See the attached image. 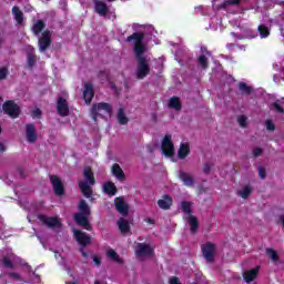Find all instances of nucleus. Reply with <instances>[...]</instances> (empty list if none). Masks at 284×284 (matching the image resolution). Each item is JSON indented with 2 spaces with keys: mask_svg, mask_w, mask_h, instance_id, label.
<instances>
[{
  "mask_svg": "<svg viewBox=\"0 0 284 284\" xmlns=\"http://www.w3.org/2000/svg\"><path fill=\"white\" fill-rule=\"evenodd\" d=\"M118 121L121 125H128V116L125 115V111L123 109H119L118 111Z\"/></svg>",
  "mask_w": 284,
  "mask_h": 284,
  "instance_id": "31",
  "label": "nucleus"
},
{
  "mask_svg": "<svg viewBox=\"0 0 284 284\" xmlns=\"http://www.w3.org/2000/svg\"><path fill=\"white\" fill-rule=\"evenodd\" d=\"M26 138L28 143H36V141L39 139V135L37 134V128H34V124L26 125Z\"/></svg>",
  "mask_w": 284,
  "mask_h": 284,
  "instance_id": "10",
  "label": "nucleus"
},
{
  "mask_svg": "<svg viewBox=\"0 0 284 284\" xmlns=\"http://www.w3.org/2000/svg\"><path fill=\"white\" fill-rule=\"evenodd\" d=\"M252 154H253V156H255V158L261 156V154H263V149H261V148H255V149H253Z\"/></svg>",
  "mask_w": 284,
  "mask_h": 284,
  "instance_id": "43",
  "label": "nucleus"
},
{
  "mask_svg": "<svg viewBox=\"0 0 284 284\" xmlns=\"http://www.w3.org/2000/svg\"><path fill=\"white\" fill-rule=\"evenodd\" d=\"M14 20L17 21L18 26H23V11L19 9V7L14 6L11 9Z\"/></svg>",
  "mask_w": 284,
  "mask_h": 284,
  "instance_id": "23",
  "label": "nucleus"
},
{
  "mask_svg": "<svg viewBox=\"0 0 284 284\" xmlns=\"http://www.w3.org/2000/svg\"><path fill=\"white\" fill-rule=\"evenodd\" d=\"M106 256L108 258H110V261H113L119 265H123V258H121V256H119V253H116V251H114L113 248H110L109 251H106Z\"/></svg>",
  "mask_w": 284,
  "mask_h": 284,
  "instance_id": "25",
  "label": "nucleus"
},
{
  "mask_svg": "<svg viewBox=\"0 0 284 284\" xmlns=\"http://www.w3.org/2000/svg\"><path fill=\"white\" fill-rule=\"evenodd\" d=\"M95 12L99 13L100 17H105L110 8L103 1H95L94 3Z\"/></svg>",
  "mask_w": 284,
  "mask_h": 284,
  "instance_id": "20",
  "label": "nucleus"
},
{
  "mask_svg": "<svg viewBox=\"0 0 284 284\" xmlns=\"http://www.w3.org/2000/svg\"><path fill=\"white\" fill-rule=\"evenodd\" d=\"M37 63V58L34 57V49L31 48V53L28 54V67L32 68Z\"/></svg>",
  "mask_w": 284,
  "mask_h": 284,
  "instance_id": "35",
  "label": "nucleus"
},
{
  "mask_svg": "<svg viewBox=\"0 0 284 284\" xmlns=\"http://www.w3.org/2000/svg\"><path fill=\"white\" fill-rule=\"evenodd\" d=\"M0 101H3V98L0 97Z\"/></svg>",
  "mask_w": 284,
  "mask_h": 284,
  "instance_id": "55",
  "label": "nucleus"
},
{
  "mask_svg": "<svg viewBox=\"0 0 284 284\" xmlns=\"http://www.w3.org/2000/svg\"><path fill=\"white\" fill-rule=\"evenodd\" d=\"M58 114L60 116H68L70 114V108H68V101L63 98L58 99Z\"/></svg>",
  "mask_w": 284,
  "mask_h": 284,
  "instance_id": "14",
  "label": "nucleus"
},
{
  "mask_svg": "<svg viewBox=\"0 0 284 284\" xmlns=\"http://www.w3.org/2000/svg\"><path fill=\"white\" fill-rule=\"evenodd\" d=\"M258 32L262 39H266V37H270V28H267L265 24H261L258 27Z\"/></svg>",
  "mask_w": 284,
  "mask_h": 284,
  "instance_id": "34",
  "label": "nucleus"
},
{
  "mask_svg": "<svg viewBox=\"0 0 284 284\" xmlns=\"http://www.w3.org/2000/svg\"><path fill=\"white\" fill-rule=\"evenodd\" d=\"M182 212L186 214V221L191 227V232H196L199 230V220L192 215V202H182L181 203Z\"/></svg>",
  "mask_w": 284,
  "mask_h": 284,
  "instance_id": "4",
  "label": "nucleus"
},
{
  "mask_svg": "<svg viewBox=\"0 0 284 284\" xmlns=\"http://www.w3.org/2000/svg\"><path fill=\"white\" fill-rule=\"evenodd\" d=\"M211 170H212V164L205 163L203 168L204 174H210Z\"/></svg>",
  "mask_w": 284,
  "mask_h": 284,
  "instance_id": "45",
  "label": "nucleus"
},
{
  "mask_svg": "<svg viewBox=\"0 0 284 284\" xmlns=\"http://www.w3.org/2000/svg\"><path fill=\"white\" fill-rule=\"evenodd\" d=\"M50 181L53 185V192L58 196H62L64 190H63V183L61 182V179H59L57 175H51Z\"/></svg>",
  "mask_w": 284,
  "mask_h": 284,
  "instance_id": "12",
  "label": "nucleus"
},
{
  "mask_svg": "<svg viewBox=\"0 0 284 284\" xmlns=\"http://www.w3.org/2000/svg\"><path fill=\"white\" fill-rule=\"evenodd\" d=\"M94 284H101V282H99V281H95V282H94Z\"/></svg>",
  "mask_w": 284,
  "mask_h": 284,
  "instance_id": "53",
  "label": "nucleus"
},
{
  "mask_svg": "<svg viewBox=\"0 0 284 284\" xmlns=\"http://www.w3.org/2000/svg\"><path fill=\"white\" fill-rule=\"evenodd\" d=\"M0 152H6V145L3 143H0Z\"/></svg>",
  "mask_w": 284,
  "mask_h": 284,
  "instance_id": "51",
  "label": "nucleus"
},
{
  "mask_svg": "<svg viewBox=\"0 0 284 284\" xmlns=\"http://www.w3.org/2000/svg\"><path fill=\"white\" fill-rule=\"evenodd\" d=\"M93 265H95L97 267H99V265H101V257L94 255V256H93Z\"/></svg>",
  "mask_w": 284,
  "mask_h": 284,
  "instance_id": "48",
  "label": "nucleus"
},
{
  "mask_svg": "<svg viewBox=\"0 0 284 284\" xmlns=\"http://www.w3.org/2000/svg\"><path fill=\"white\" fill-rule=\"evenodd\" d=\"M31 116L33 119H39V116H41V110H39V109L33 110L31 113Z\"/></svg>",
  "mask_w": 284,
  "mask_h": 284,
  "instance_id": "46",
  "label": "nucleus"
},
{
  "mask_svg": "<svg viewBox=\"0 0 284 284\" xmlns=\"http://www.w3.org/2000/svg\"><path fill=\"white\" fill-rule=\"evenodd\" d=\"M265 126H266V130H270L271 132H274L275 130L274 122H272V120H266Z\"/></svg>",
  "mask_w": 284,
  "mask_h": 284,
  "instance_id": "41",
  "label": "nucleus"
},
{
  "mask_svg": "<svg viewBox=\"0 0 284 284\" xmlns=\"http://www.w3.org/2000/svg\"><path fill=\"white\" fill-rule=\"evenodd\" d=\"M108 1H114V0H108Z\"/></svg>",
  "mask_w": 284,
  "mask_h": 284,
  "instance_id": "56",
  "label": "nucleus"
},
{
  "mask_svg": "<svg viewBox=\"0 0 284 284\" xmlns=\"http://www.w3.org/2000/svg\"><path fill=\"white\" fill-rule=\"evenodd\" d=\"M251 194H252V186L250 185H246L240 191H237V195H240L241 199H248Z\"/></svg>",
  "mask_w": 284,
  "mask_h": 284,
  "instance_id": "29",
  "label": "nucleus"
},
{
  "mask_svg": "<svg viewBox=\"0 0 284 284\" xmlns=\"http://www.w3.org/2000/svg\"><path fill=\"white\" fill-rule=\"evenodd\" d=\"M187 156H190V143H181L178 150V158L181 159V161H183L187 159Z\"/></svg>",
  "mask_w": 284,
  "mask_h": 284,
  "instance_id": "18",
  "label": "nucleus"
},
{
  "mask_svg": "<svg viewBox=\"0 0 284 284\" xmlns=\"http://www.w3.org/2000/svg\"><path fill=\"white\" fill-rule=\"evenodd\" d=\"M115 209L122 216H128V203L123 197L115 199Z\"/></svg>",
  "mask_w": 284,
  "mask_h": 284,
  "instance_id": "15",
  "label": "nucleus"
},
{
  "mask_svg": "<svg viewBox=\"0 0 284 284\" xmlns=\"http://www.w3.org/2000/svg\"><path fill=\"white\" fill-rule=\"evenodd\" d=\"M158 205L160 210H170L172 207V197L170 195H163L158 200Z\"/></svg>",
  "mask_w": 284,
  "mask_h": 284,
  "instance_id": "19",
  "label": "nucleus"
},
{
  "mask_svg": "<svg viewBox=\"0 0 284 284\" xmlns=\"http://www.w3.org/2000/svg\"><path fill=\"white\" fill-rule=\"evenodd\" d=\"M241 0H225V6H237Z\"/></svg>",
  "mask_w": 284,
  "mask_h": 284,
  "instance_id": "47",
  "label": "nucleus"
},
{
  "mask_svg": "<svg viewBox=\"0 0 284 284\" xmlns=\"http://www.w3.org/2000/svg\"><path fill=\"white\" fill-rule=\"evenodd\" d=\"M88 216H90L88 213H78L74 215V220L78 225H81V227H84V230L90 231L92 230V226H90V223L88 222Z\"/></svg>",
  "mask_w": 284,
  "mask_h": 284,
  "instance_id": "11",
  "label": "nucleus"
},
{
  "mask_svg": "<svg viewBox=\"0 0 284 284\" xmlns=\"http://www.w3.org/2000/svg\"><path fill=\"white\" fill-rule=\"evenodd\" d=\"M91 116L93 121H97V119H108L109 116H112V106H110L109 103L100 102L98 104H94L91 108Z\"/></svg>",
  "mask_w": 284,
  "mask_h": 284,
  "instance_id": "3",
  "label": "nucleus"
},
{
  "mask_svg": "<svg viewBox=\"0 0 284 284\" xmlns=\"http://www.w3.org/2000/svg\"><path fill=\"white\" fill-rule=\"evenodd\" d=\"M8 74H10V70L8 67H1L0 68V81H6L8 79Z\"/></svg>",
  "mask_w": 284,
  "mask_h": 284,
  "instance_id": "36",
  "label": "nucleus"
},
{
  "mask_svg": "<svg viewBox=\"0 0 284 284\" xmlns=\"http://www.w3.org/2000/svg\"><path fill=\"white\" fill-rule=\"evenodd\" d=\"M202 252L205 261L212 263L214 261V254H216V245L206 243L202 246Z\"/></svg>",
  "mask_w": 284,
  "mask_h": 284,
  "instance_id": "8",
  "label": "nucleus"
},
{
  "mask_svg": "<svg viewBox=\"0 0 284 284\" xmlns=\"http://www.w3.org/2000/svg\"><path fill=\"white\" fill-rule=\"evenodd\" d=\"M152 252H154V248H152L150 244L138 243L135 245V256H138V258H145L146 256H152Z\"/></svg>",
  "mask_w": 284,
  "mask_h": 284,
  "instance_id": "6",
  "label": "nucleus"
},
{
  "mask_svg": "<svg viewBox=\"0 0 284 284\" xmlns=\"http://www.w3.org/2000/svg\"><path fill=\"white\" fill-rule=\"evenodd\" d=\"M111 172L118 181H125V173H123V169L119 164H113Z\"/></svg>",
  "mask_w": 284,
  "mask_h": 284,
  "instance_id": "24",
  "label": "nucleus"
},
{
  "mask_svg": "<svg viewBox=\"0 0 284 284\" xmlns=\"http://www.w3.org/2000/svg\"><path fill=\"white\" fill-rule=\"evenodd\" d=\"M162 153L166 156H174V144L172 143V136L165 135L162 141Z\"/></svg>",
  "mask_w": 284,
  "mask_h": 284,
  "instance_id": "9",
  "label": "nucleus"
},
{
  "mask_svg": "<svg viewBox=\"0 0 284 284\" xmlns=\"http://www.w3.org/2000/svg\"><path fill=\"white\" fill-rule=\"evenodd\" d=\"M9 276H11V278H17L18 281L21 278L19 273H9Z\"/></svg>",
  "mask_w": 284,
  "mask_h": 284,
  "instance_id": "49",
  "label": "nucleus"
},
{
  "mask_svg": "<svg viewBox=\"0 0 284 284\" xmlns=\"http://www.w3.org/2000/svg\"><path fill=\"white\" fill-rule=\"evenodd\" d=\"M80 252L84 258H88V252H84L83 248H81Z\"/></svg>",
  "mask_w": 284,
  "mask_h": 284,
  "instance_id": "50",
  "label": "nucleus"
},
{
  "mask_svg": "<svg viewBox=\"0 0 284 284\" xmlns=\"http://www.w3.org/2000/svg\"><path fill=\"white\" fill-rule=\"evenodd\" d=\"M282 226L284 227V217H281Z\"/></svg>",
  "mask_w": 284,
  "mask_h": 284,
  "instance_id": "52",
  "label": "nucleus"
},
{
  "mask_svg": "<svg viewBox=\"0 0 284 284\" xmlns=\"http://www.w3.org/2000/svg\"><path fill=\"white\" fill-rule=\"evenodd\" d=\"M258 270H260V267L257 266L250 271H245L243 273L244 281H246V283H252V281H254V278H256V276H258Z\"/></svg>",
  "mask_w": 284,
  "mask_h": 284,
  "instance_id": "22",
  "label": "nucleus"
},
{
  "mask_svg": "<svg viewBox=\"0 0 284 284\" xmlns=\"http://www.w3.org/2000/svg\"><path fill=\"white\" fill-rule=\"evenodd\" d=\"M39 219L48 227H61V222L57 217H45L44 215H39Z\"/></svg>",
  "mask_w": 284,
  "mask_h": 284,
  "instance_id": "17",
  "label": "nucleus"
},
{
  "mask_svg": "<svg viewBox=\"0 0 284 284\" xmlns=\"http://www.w3.org/2000/svg\"><path fill=\"white\" fill-rule=\"evenodd\" d=\"M239 89L243 94H252V89L247 87V84H245L244 82L239 84Z\"/></svg>",
  "mask_w": 284,
  "mask_h": 284,
  "instance_id": "38",
  "label": "nucleus"
},
{
  "mask_svg": "<svg viewBox=\"0 0 284 284\" xmlns=\"http://www.w3.org/2000/svg\"><path fill=\"white\" fill-rule=\"evenodd\" d=\"M179 179L183 182L184 185H186V187H192V185H194V178H192V175L189 173L180 171Z\"/></svg>",
  "mask_w": 284,
  "mask_h": 284,
  "instance_id": "21",
  "label": "nucleus"
},
{
  "mask_svg": "<svg viewBox=\"0 0 284 284\" xmlns=\"http://www.w3.org/2000/svg\"><path fill=\"white\" fill-rule=\"evenodd\" d=\"M169 108H171L172 110H181V99L173 97L169 100Z\"/></svg>",
  "mask_w": 284,
  "mask_h": 284,
  "instance_id": "28",
  "label": "nucleus"
},
{
  "mask_svg": "<svg viewBox=\"0 0 284 284\" xmlns=\"http://www.w3.org/2000/svg\"><path fill=\"white\" fill-rule=\"evenodd\" d=\"M272 110H274V112L283 113V106H281L278 102L273 103Z\"/></svg>",
  "mask_w": 284,
  "mask_h": 284,
  "instance_id": "42",
  "label": "nucleus"
},
{
  "mask_svg": "<svg viewBox=\"0 0 284 284\" xmlns=\"http://www.w3.org/2000/svg\"><path fill=\"white\" fill-rule=\"evenodd\" d=\"M118 227L121 232V234H129L130 233V222L125 219H120L118 221Z\"/></svg>",
  "mask_w": 284,
  "mask_h": 284,
  "instance_id": "26",
  "label": "nucleus"
},
{
  "mask_svg": "<svg viewBox=\"0 0 284 284\" xmlns=\"http://www.w3.org/2000/svg\"><path fill=\"white\" fill-rule=\"evenodd\" d=\"M237 123L240 128H247V115H239Z\"/></svg>",
  "mask_w": 284,
  "mask_h": 284,
  "instance_id": "39",
  "label": "nucleus"
},
{
  "mask_svg": "<svg viewBox=\"0 0 284 284\" xmlns=\"http://www.w3.org/2000/svg\"><path fill=\"white\" fill-rule=\"evenodd\" d=\"M144 36L143 33H133L132 36L126 38V41L130 43L134 41V52L138 59V67L135 71L136 79H145L148 74H150V63L148 59L143 57V52H145V45L143 44Z\"/></svg>",
  "mask_w": 284,
  "mask_h": 284,
  "instance_id": "1",
  "label": "nucleus"
},
{
  "mask_svg": "<svg viewBox=\"0 0 284 284\" xmlns=\"http://www.w3.org/2000/svg\"><path fill=\"white\" fill-rule=\"evenodd\" d=\"M83 176L84 180L79 182V187L87 199H90L92 196V189L90 187L91 185H94V173L92 172V169L89 166L84 168L83 171Z\"/></svg>",
  "mask_w": 284,
  "mask_h": 284,
  "instance_id": "2",
  "label": "nucleus"
},
{
  "mask_svg": "<svg viewBox=\"0 0 284 284\" xmlns=\"http://www.w3.org/2000/svg\"><path fill=\"white\" fill-rule=\"evenodd\" d=\"M103 190L109 196H114V194H116V186L112 182L104 183Z\"/></svg>",
  "mask_w": 284,
  "mask_h": 284,
  "instance_id": "27",
  "label": "nucleus"
},
{
  "mask_svg": "<svg viewBox=\"0 0 284 284\" xmlns=\"http://www.w3.org/2000/svg\"><path fill=\"white\" fill-rule=\"evenodd\" d=\"M93 97H94V89L92 87V83L90 82L84 83L83 98L85 103H90Z\"/></svg>",
  "mask_w": 284,
  "mask_h": 284,
  "instance_id": "16",
  "label": "nucleus"
},
{
  "mask_svg": "<svg viewBox=\"0 0 284 284\" xmlns=\"http://www.w3.org/2000/svg\"><path fill=\"white\" fill-rule=\"evenodd\" d=\"M3 265L4 267H8L9 270H12L14 267V264H12V260L8 257H3Z\"/></svg>",
  "mask_w": 284,
  "mask_h": 284,
  "instance_id": "40",
  "label": "nucleus"
},
{
  "mask_svg": "<svg viewBox=\"0 0 284 284\" xmlns=\"http://www.w3.org/2000/svg\"><path fill=\"white\" fill-rule=\"evenodd\" d=\"M266 255L273 263H278V253L274 251L273 248H266Z\"/></svg>",
  "mask_w": 284,
  "mask_h": 284,
  "instance_id": "32",
  "label": "nucleus"
},
{
  "mask_svg": "<svg viewBox=\"0 0 284 284\" xmlns=\"http://www.w3.org/2000/svg\"><path fill=\"white\" fill-rule=\"evenodd\" d=\"M80 214H90V206L85 202V200H81L79 204Z\"/></svg>",
  "mask_w": 284,
  "mask_h": 284,
  "instance_id": "33",
  "label": "nucleus"
},
{
  "mask_svg": "<svg viewBox=\"0 0 284 284\" xmlns=\"http://www.w3.org/2000/svg\"><path fill=\"white\" fill-rule=\"evenodd\" d=\"M73 234L75 236V241H78V243H80L83 247H85V245H90V237L88 234L79 230H73Z\"/></svg>",
  "mask_w": 284,
  "mask_h": 284,
  "instance_id": "13",
  "label": "nucleus"
},
{
  "mask_svg": "<svg viewBox=\"0 0 284 284\" xmlns=\"http://www.w3.org/2000/svg\"><path fill=\"white\" fill-rule=\"evenodd\" d=\"M199 65L203 68V70H206L209 62H207V57L205 54H202L199 57Z\"/></svg>",
  "mask_w": 284,
  "mask_h": 284,
  "instance_id": "37",
  "label": "nucleus"
},
{
  "mask_svg": "<svg viewBox=\"0 0 284 284\" xmlns=\"http://www.w3.org/2000/svg\"><path fill=\"white\" fill-rule=\"evenodd\" d=\"M43 28H45V23H43V21H36L32 27L33 34H39L43 30Z\"/></svg>",
  "mask_w": 284,
  "mask_h": 284,
  "instance_id": "30",
  "label": "nucleus"
},
{
  "mask_svg": "<svg viewBox=\"0 0 284 284\" xmlns=\"http://www.w3.org/2000/svg\"><path fill=\"white\" fill-rule=\"evenodd\" d=\"M257 172H258V176H260L261 179H265V176H266L265 168L258 166V168H257Z\"/></svg>",
  "mask_w": 284,
  "mask_h": 284,
  "instance_id": "44",
  "label": "nucleus"
},
{
  "mask_svg": "<svg viewBox=\"0 0 284 284\" xmlns=\"http://www.w3.org/2000/svg\"><path fill=\"white\" fill-rule=\"evenodd\" d=\"M2 110L6 114L11 116V119H17L19 114H21V109L19 108V105H17V103H14V101L4 102V104L2 105Z\"/></svg>",
  "mask_w": 284,
  "mask_h": 284,
  "instance_id": "5",
  "label": "nucleus"
},
{
  "mask_svg": "<svg viewBox=\"0 0 284 284\" xmlns=\"http://www.w3.org/2000/svg\"><path fill=\"white\" fill-rule=\"evenodd\" d=\"M39 51L45 52L50 48V43H52V33L50 31H44L39 38Z\"/></svg>",
  "mask_w": 284,
  "mask_h": 284,
  "instance_id": "7",
  "label": "nucleus"
},
{
  "mask_svg": "<svg viewBox=\"0 0 284 284\" xmlns=\"http://www.w3.org/2000/svg\"><path fill=\"white\" fill-rule=\"evenodd\" d=\"M206 54L210 57V52L206 51Z\"/></svg>",
  "mask_w": 284,
  "mask_h": 284,
  "instance_id": "54",
  "label": "nucleus"
}]
</instances>
